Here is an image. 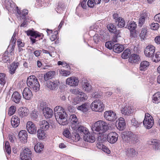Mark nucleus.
Instances as JSON below:
<instances>
[{"label": "nucleus", "instance_id": "obj_18", "mask_svg": "<svg viewBox=\"0 0 160 160\" xmlns=\"http://www.w3.org/2000/svg\"><path fill=\"white\" fill-rule=\"evenodd\" d=\"M26 32L28 36H30L35 38H39V39L40 38L42 39L43 36L42 33H40L37 31L29 30L27 31Z\"/></svg>", "mask_w": 160, "mask_h": 160}, {"label": "nucleus", "instance_id": "obj_4", "mask_svg": "<svg viewBox=\"0 0 160 160\" xmlns=\"http://www.w3.org/2000/svg\"><path fill=\"white\" fill-rule=\"evenodd\" d=\"M90 107L93 111L102 112L104 109L105 105L99 100H95L91 103Z\"/></svg>", "mask_w": 160, "mask_h": 160}, {"label": "nucleus", "instance_id": "obj_12", "mask_svg": "<svg viewBox=\"0 0 160 160\" xmlns=\"http://www.w3.org/2000/svg\"><path fill=\"white\" fill-rule=\"evenodd\" d=\"M26 128L30 134H33L36 133L37 128L32 122L28 121L27 123Z\"/></svg>", "mask_w": 160, "mask_h": 160}, {"label": "nucleus", "instance_id": "obj_38", "mask_svg": "<svg viewBox=\"0 0 160 160\" xmlns=\"http://www.w3.org/2000/svg\"><path fill=\"white\" fill-rule=\"evenodd\" d=\"M152 100L155 103L158 104L160 102V92H157L153 95Z\"/></svg>", "mask_w": 160, "mask_h": 160}, {"label": "nucleus", "instance_id": "obj_41", "mask_svg": "<svg viewBox=\"0 0 160 160\" xmlns=\"http://www.w3.org/2000/svg\"><path fill=\"white\" fill-rule=\"evenodd\" d=\"M44 148V145L42 143L38 142L34 146V148L35 151L36 152H40L42 151Z\"/></svg>", "mask_w": 160, "mask_h": 160}, {"label": "nucleus", "instance_id": "obj_43", "mask_svg": "<svg viewBox=\"0 0 160 160\" xmlns=\"http://www.w3.org/2000/svg\"><path fill=\"white\" fill-rule=\"evenodd\" d=\"M131 50L129 49H125L122 54V58L126 59L128 58L131 54Z\"/></svg>", "mask_w": 160, "mask_h": 160}, {"label": "nucleus", "instance_id": "obj_19", "mask_svg": "<svg viewBox=\"0 0 160 160\" xmlns=\"http://www.w3.org/2000/svg\"><path fill=\"white\" fill-rule=\"evenodd\" d=\"M140 58L139 55L137 54H132L129 57L128 61L132 64H137L138 63Z\"/></svg>", "mask_w": 160, "mask_h": 160}, {"label": "nucleus", "instance_id": "obj_23", "mask_svg": "<svg viewBox=\"0 0 160 160\" xmlns=\"http://www.w3.org/2000/svg\"><path fill=\"white\" fill-rule=\"evenodd\" d=\"M22 98L21 95L18 92H14L12 95L11 99L13 101L16 103H19Z\"/></svg>", "mask_w": 160, "mask_h": 160}, {"label": "nucleus", "instance_id": "obj_3", "mask_svg": "<svg viewBox=\"0 0 160 160\" xmlns=\"http://www.w3.org/2000/svg\"><path fill=\"white\" fill-rule=\"evenodd\" d=\"M92 130L93 132H99L102 131L105 132L108 129L107 123L102 120H99L95 122L92 126Z\"/></svg>", "mask_w": 160, "mask_h": 160}, {"label": "nucleus", "instance_id": "obj_37", "mask_svg": "<svg viewBox=\"0 0 160 160\" xmlns=\"http://www.w3.org/2000/svg\"><path fill=\"white\" fill-rule=\"evenodd\" d=\"M19 63L18 62H13L12 63L9 68V72L10 74H13L15 73V72L18 67Z\"/></svg>", "mask_w": 160, "mask_h": 160}, {"label": "nucleus", "instance_id": "obj_20", "mask_svg": "<svg viewBox=\"0 0 160 160\" xmlns=\"http://www.w3.org/2000/svg\"><path fill=\"white\" fill-rule=\"evenodd\" d=\"M126 123L124 119L122 117H120L118 119L116 123V127L117 128L120 130H122L125 128Z\"/></svg>", "mask_w": 160, "mask_h": 160}, {"label": "nucleus", "instance_id": "obj_32", "mask_svg": "<svg viewBox=\"0 0 160 160\" xmlns=\"http://www.w3.org/2000/svg\"><path fill=\"white\" fill-rule=\"evenodd\" d=\"M138 152L133 148H128L126 151V154L128 157L133 158L134 157Z\"/></svg>", "mask_w": 160, "mask_h": 160}, {"label": "nucleus", "instance_id": "obj_30", "mask_svg": "<svg viewBox=\"0 0 160 160\" xmlns=\"http://www.w3.org/2000/svg\"><path fill=\"white\" fill-rule=\"evenodd\" d=\"M150 65L149 62L146 61H143L141 62L139 69L140 71H145L147 69Z\"/></svg>", "mask_w": 160, "mask_h": 160}, {"label": "nucleus", "instance_id": "obj_14", "mask_svg": "<svg viewBox=\"0 0 160 160\" xmlns=\"http://www.w3.org/2000/svg\"><path fill=\"white\" fill-rule=\"evenodd\" d=\"M87 98V96L82 92H81L77 97L73 99V101L75 104H78L80 102L85 101Z\"/></svg>", "mask_w": 160, "mask_h": 160}, {"label": "nucleus", "instance_id": "obj_13", "mask_svg": "<svg viewBox=\"0 0 160 160\" xmlns=\"http://www.w3.org/2000/svg\"><path fill=\"white\" fill-rule=\"evenodd\" d=\"M118 135L115 132H111L107 135L108 141L111 143H114L118 140Z\"/></svg>", "mask_w": 160, "mask_h": 160}, {"label": "nucleus", "instance_id": "obj_39", "mask_svg": "<svg viewBox=\"0 0 160 160\" xmlns=\"http://www.w3.org/2000/svg\"><path fill=\"white\" fill-rule=\"evenodd\" d=\"M107 28L109 31L115 34L118 33L116 26L112 23H109L107 25Z\"/></svg>", "mask_w": 160, "mask_h": 160}, {"label": "nucleus", "instance_id": "obj_5", "mask_svg": "<svg viewBox=\"0 0 160 160\" xmlns=\"http://www.w3.org/2000/svg\"><path fill=\"white\" fill-rule=\"evenodd\" d=\"M143 122L144 126L146 128L150 129L154 124V120L151 115L149 113H146L145 114Z\"/></svg>", "mask_w": 160, "mask_h": 160}, {"label": "nucleus", "instance_id": "obj_17", "mask_svg": "<svg viewBox=\"0 0 160 160\" xmlns=\"http://www.w3.org/2000/svg\"><path fill=\"white\" fill-rule=\"evenodd\" d=\"M23 97L25 99L29 100L32 97V93L29 88H25L23 90L22 92Z\"/></svg>", "mask_w": 160, "mask_h": 160}, {"label": "nucleus", "instance_id": "obj_64", "mask_svg": "<svg viewBox=\"0 0 160 160\" xmlns=\"http://www.w3.org/2000/svg\"><path fill=\"white\" fill-rule=\"evenodd\" d=\"M38 113L35 110H33L32 111L31 116L33 119H36L38 116Z\"/></svg>", "mask_w": 160, "mask_h": 160}, {"label": "nucleus", "instance_id": "obj_62", "mask_svg": "<svg viewBox=\"0 0 160 160\" xmlns=\"http://www.w3.org/2000/svg\"><path fill=\"white\" fill-rule=\"evenodd\" d=\"M58 33L57 31H54L50 37V39L52 41H55L57 38Z\"/></svg>", "mask_w": 160, "mask_h": 160}, {"label": "nucleus", "instance_id": "obj_22", "mask_svg": "<svg viewBox=\"0 0 160 160\" xmlns=\"http://www.w3.org/2000/svg\"><path fill=\"white\" fill-rule=\"evenodd\" d=\"M18 137L21 142L24 143L27 142L28 135L26 131L22 130L20 131L18 133Z\"/></svg>", "mask_w": 160, "mask_h": 160}, {"label": "nucleus", "instance_id": "obj_26", "mask_svg": "<svg viewBox=\"0 0 160 160\" xmlns=\"http://www.w3.org/2000/svg\"><path fill=\"white\" fill-rule=\"evenodd\" d=\"M124 48V47L123 45L118 43H117L114 44L113 48V50L115 52L119 53L122 52Z\"/></svg>", "mask_w": 160, "mask_h": 160}, {"label": "nucleus", "instance_id": "obj_29", "mask_svg": "<svg viewBox=\"0 0 160 160\" xmlns=\"http://www.w3.org/2000/svg\"><path fill=\"white\" fill-rule=\"evenodd\" d=\"M6 8L9 12H13L15 10L16 7L15 5L9 1H8L5 3Z\"/></svg>", "mask_w": 160, "mask_h": 160}, {"label": "nucleus", "instance_id": "obj_15", "mask_svg": "<svg viewBox=\"0 0 160 160\" xmlns=\"http://www.w3.org/2000/svg\"><path fill=\"white\" fill-rule=\"evenodd\" d=\"M133 132L131 131H126L122 132L121 136L123 140L126 142H130Z\"/></svg>", "mask_w": 160, "mask_h": 160}, {"label": "nucleus", "instance_id": "obj_8", "mask_svg": "<svg viewBox=\"0 0 160 160\" xmlns=\"http://www.w3.org/2000/svg\"><path fill=\"white\" fill-rule=\"evenodd\" d=\"M104 117L106 120L113 122L117 118L116 113L112 110L106 111L104 113Z\"/></svg>", "mask_w": 160, "mask_h": 160}, {"label": "nucleus", "instance_id": "obj_58", "mask_svg": "<svg viewBox=\"0 0 160 160\" xmlns=\"http://www.w3.org/2000/svg\"><path fill=\"white\" fill-rule=\"evenodd\" d=\"M114 45L113 42L111 41L107 42L105 43L106 47L110 49L113 48Z\"/></svg>", "mask_w": 160, "mask_h": 160}, {"label": "nucleus", "instance_id": "obj_59", "mask_svg": "<svg viewBox=\"0 0 160 160\" xmlns=\"http://www.w3.org/2000/svg\"><path fill=\"white\" fill-rule=\"evenodd\" d=\"M63 135L66 138H71V135L70 132L68 129H66L64 130L63 132Z\"/></svg>", "mask_w": 160, "mask_h": 160}, {"label": "nucleus", "instance_id": "obj_16", "mask_svg": "<svg viewBox=\"0 0 160 160\" xmlns=\"http://www.w3.org/2000/svg\"><path fill=\"white\" fill-rule=\"evenodd\" d=\"M134 108L131 106L126 105L121 110L122 113L124 115H129L134 112Z\"/></svg>", "mask_w": 160, "mask_h": 160}, {"label": "nucleus", "instance_id": "obj_55", "mask_svg": "<svg viewBox=\"0 0 160 160\" xmlns=\"http://www.w3.org/2000/svg\"><path fill=\"white\" fill-rule=\"evenodd\" d=\"M153 61L156 62L160 61V52H156L155 55V57L152 58Z\"/></svg>", "mask_w": 160, "mask_h": 160}, {"label": "nucleus", "instance_id": "obj_40", "mask_svg": "<svg viewBox=\"0 0 160 160\" xmlns=\"http://www.w3.org/2000/svg\"><path fill=\"white\" fill-rule=\"evenodd\" d=\"M149 144L153 145L155 146V150H158L160 149V140L157 139H153L150 142Z\"/></svg>", "mask_w": 160, "mask_h": 160}, {"label": "nucleus", "instance_id": "obj_36", "mask_svg": "<svg viewBox=\"0 0 160 160\" xmlns=\"http://www.w3.org/2000/svg\"><path fill=\"white\" fill-rule=\"evenodd\" d=\"M55 74L56 72L54 71L48 72L44 75V79L45 81H47L52 78Z\"/></svg>", "mask_w": 160, "mask_h": 160}, {"label": "nucleus", "instance_id": "obj_52", "mask_svg": "<svg viewBox=\"0 0 160 160\" xmlns=\"http://www.w3.org/2000/svg\"><path fill=\"white\" fill-rule=\"evenodd\" d=\"M137 24L136 22L133 21H131L128 26V28L130 30L133 29H135L137 27Z\"/></svg>", "mask_w": 160, "mask_h": 160}, {"label": "nucleus", "instance_id": "obj_33", "mask_svg": "<svg viewBox=\"0 0 160 160\" xmlns=\"http://www.w3.org/2000/svg\"><path fill=\"white\" fill-rule=\"evenodd\" d=\"M39 124L42 130L46 131L49 128V124L48 122L45 120H42L40 122Z\"/></svg>", "mask_w": 160, "mask_h": 160}, {"label": "nucleus", "instance_id": "obj_28", "mask_svg": "<svg viewBox=\"0 0 160 160\" xmlns=\"http://www.w3.org/2000/svg\"><path fill=\"white\" fill-rule=\"evenodd\" d=\"M43 112L44 116L47 118L52 117L53 115L52 110L49 108H46Z\"/></svg>", "mask_w": 160, "mask_h": 160}, {"label": "nucleus", "instance_id": "obj_54", "mask_svg": "<svg viewBox=\"0 0 160 160\" xmlns=\"http://www.w3.org/2000/svg\"><path fill=\"white\" fill-rule=\"evenodd\" d=\"M19 12L18 11H17L18 13L21 15L20 16L22 19H25L26 18V15L28 13V11L27 10L24 9L23 10L22 12H21L20 11Z\"/></svg>", "mask_w": 160, "mask_h": 160}, {"label": "nucleus", "instance_id": "obj_10", "mask_svg": "<svg viewBox=\"0 0 160 160\" xmlns=\"http://www.w3.org/2000/svg\"><path fill=\"white\" fill-rule=\"evenodd\" d=\"M66 83L71 86H77L78 84L79 80L78 78L72 76L67 79Z\"/></svg>", "mask_w": 160, "mask_h": 160}, {"label": "nucleus", "instance_id": "obj_47", "mask_svg": "<svg viewBox=\"0 0 160 160\" xmlns=\"http://www.w3.org/2000/svg\"><path fill=\"white\" fill-rule=\"evenodd\" d=\"M139 141V137L138 135L135 134L133 132L131 138L130 139V142H131L133 143H135L138 142Z\"/></svg>", "mask_w": 160, "mask_h": 160}, {"label": "nucleus", "instance_id": "obj_31", "mask_svg": "<svg viewBox=\"0 0 160 160\" xmlns=\"http://www.w3.org/2000/svg\"><path fill=\"white\" fill-rule=\"evenodd\" d=\"M147 13L145 12L142 13L141 17L138 19V26L139 27H141L144 24L145 19L147 18Z\"/></svg>", "mask_w": 160, "mask_h": 160}, {"label": "nucleus", "instance_id": "obj_53", "mask_svg": "<svg viewBox=\"0 0 160 160\" xmlns=\"http://www.w3.org/2000/svg\"><path fill=\"white\" fill-rule=\"evenodd\" d=\"M6 75L5 74L0 73V83L1 84L3 85L6 83Z\"/></svg>", "mask_w": 160, "mask_h": 160}, {"label": "nucleus", "instance_id": "obj_63", "mask_svg": "<svg viewBox=\"0 0 160 160\" xmlns=\"http://www.w3.org/2000/svg\"><path fill=\"white\" fill-rule=\"evenodd\" d=\"M112 17L113 19H114L116 23H117V21L119 20V18H121L122 17H120L118 14L117 13H114Z\"/></svg>", "mask_w": 160, "mask_h": 160}, {"label": "nucleus", "instance_id": "obj_9", "mask_svg": "<svg viewBox=\"0 0 160 160\" xmlns=\"http://www.w3.org/2000/svg\"><path fill=\"white\" fill-rule=\"evenodd\" d=\"M59 81L57 80H49L46 83L47 87L51 90H55L58 87Z\"/></svg>", "mask_w": 160, "mask_h": 160}, {"label": "nucleus", "instance_id": "obj_50", "mask_svg": "<svg viewBox=\"0 0 160 160\" xmlns=\"http://www.w3.org/2000/svg\"><path fill=\"white\" fill-rule=\"evenodd\" d=\"M60 72L61 74L65 77L68 76L71 74L70 70L68 69H61Z\"/></svg>", "mask_w": 160, "mask_h": 160}, {"label": "nucleus", "instance_id": "obj_56", "mask_svg": "<svg viewBox=\"0 0 160 160\" xmlns=\"http://www.w3.org/2000/svg\"><path fill=\"white\" fill-rule=\"evenodd\" d=\"M130 37L131 38H136L138 35V31L136 29L130 30Z\"/></svg>", "mask_w": 160, "mask_h": 160}, {"label": "nucleus", "instance_id": "obj_42", "mask_svg": "<svg viewBox=\"0 0 160 160\" xmlns=\"http://www.w3.org/2000/svg\"><path fill=\"white\" fill-rule=\"evenodd\" d=\"M78 131L82 134H84L83 137L87 135L88 134H90L88 129L83 126H80L78 128Z\"/></svg>", "mask_w": 160, "mask_h": 160}, {"label": "nucleus", "instance_id": "obj_45", "mask_svg": "<svg viewBox=\"0 0 160 160\" xmlns=\"http://www.w3.org/2000/svg\"><path fill=\"white\" fill-rule=\"evenodd\" d=\"M147 28L146 27H143L142 29L141 33L140 34V37L141 39L144 40L146 38V33L147 31Z\"/></svg>", "mask_w": 160, "mask_h": 160}, {"label": "nucleus", "instance_id": "obj_1", "mask_svg": "<svg viewBox=\"0 0 160 160\" xmlns=\"http://www.w3.org/2000/svg\"><path fill=\"white\" fill-rule=\"evenodd\" d=\"M54 112L56 119L60 124L64 125L67 124V115L64 109L57 106L54 108Z\"/></svg>", "mask_w": 160, "mask_h": 160}, {"label": "nucleus", "instance_id": "obj_7", "mask_svg": "<svg viewBox=\"0 0 160 160\" xmlns=\"http://www.w3.org/2000/svg\"><path fill=\"white\" fill-rule=\"evenodd\" d=\"M155 47L152 45H149L145 48L144 53L145 56L148 58H154L155 51Z\"/></svg>", "mask_w": 160, "mask_h": 160}, {"label": "nucleus", "instance_id": "obj_48", "mask_svg": "<svg viewBox=\"0 0 160 160\" xmlns=\"http://www.w3.org/2000/svg\"><path fill=\"white\" fill-rule=\"evenodd\" d=\"M5 151L9 155L11 153V149L9 143L8 141H6L4 145Z\"/></svg>", "mask_w": 160, "mask_h": 160}, {"label": "nucleus", "instance_id": "obj_6", "mask_svg": "<svg viewBox=\"0 0 160 160\" xmlns=\"http://www.w3.org/2000/svg\"><path fill=\"white\" fill-rule=\"evenodd\" d=\"M32 153L30 149L28 148H25L20 154V158L21 160H32Z\"/></svg>", "mask_w": 160, "mask_h": 160}, {"label": "nucleus", "instance_id": "obj_2", "mask_svg": "<svg viewBox=\"0 0 160 160\" xmlns=\"http://www.w3.org/2000/svg\"><path fill=\"white\" fill-rule=\"evenodd\" d=\"M27 84L30 88L35 92H37L39 90L40 84L35 76L31 75L28 78Z\"/></svg>", "mask_w": 160, "mask_h": 160}, {"label": "nucleus", "instance_id": "obj_35", "mask_svg": "<svg viewBox=\"0 0 160 160\" xmlns=\"http://www.w3.org/2000/svg\"><path fill=\"white\" fill-rule=\"evenodd\" d=\"M45 131L41 129H38V137L40 140H43L47 138V134L45 132Z\"/></svg>", "mask_w": 160, "mask_h": 160}, {"label": "nucleus", "instance_id": "obj_27", "mask_svg": "<svg viewBox=\"0 0 160 160\" xmlns=\"http://www.w3.org/2000/svg\"><path fill=\"white\" fill-rule=\"evenodd\" d=\"M65 7V5L62 1H59L58 3V5L56 8L57 12L59 13H62Z\"/></svg>", "mask_w": 160, "mask_h": 160}, {"label": "nucleus", "instance_id": "obj_51", "mask_svg": "<svg viewBox=\"0 0 160 160\" xmlns=\"http://www.w3.org/2000/svg\"><path fill=\"white\" fill-rule=\"evenodd\" d=\"M118 26L119 28H122L124 27L125 25V21L124 20L123 18H119V20H118L117 21Z\"/></svg>", "mask_w": 160, "mask_h": 160}, {"label": "nucleus", "instance_id": "obj_57", "mask_svg": "<svg viewBox=\"0 0 160 160\" xmlns=\"http://www.w3.org/2000/svg\"><path fill=\"white\" fill-rule=\"evenodd\" d=\"M71 138L73 142H76L79 141L80 137L79 134L75 133L71 137Z\"/></svg>", "mask_w": 160, "mask_h": 160}, {"label": "nucleus", "instance_id": "obj_21", "mask_svg": "<svg viewBox=\"0 0 160 160\" xmlns=\"http://www.w3.org/2000/svg\"><path fill=\"white\" fill-rule=\"evenodd\" d=\"M18 114L21 118L27 116L29 113V109L26 108H20L18 109Z\"/></svg>", "mask_w": 160, "mask_h": 160}, {"label": "nucleus", "instance_id": "obj_60", "mask_svg": "<svg viewBox=\"0 0 160 160\" xmlns=\"http://www.w3.org/2000/svg\"><path fill=\"white\" fill-rule=\"evenodd\" d=\"M150 28L153 30H157L159 27V25L158 23H152L151 24Z\"/></svg>", "mask_w": 160, "mask_h": 160}, {"label": "nucleus", "instance_id": "obj_25", "mask_svg": "<svg viewBox=\"0 0 160 160\" xmlns=\"http://www.w3.org/2000/svg\"><path fill=\"white\" fill-rule=\"evenodd\" d=\"M70 119L72 124V127L74 128H77L76 126L78 124V122L76 115L74 114L71 115L70 117Z\"/></svg>", "mask_w": 160, "mask_h": 160}, {"label": "nucleus", "instance_id": "obj_44", "mask_svg": "<svg viewBox=\"0 0 160 160\" xmlns=\"http://www.w3.org/2000/svg\"><path fill=\"white\" fill-rule=\"evenodd\" d=\"M84 138H85V141L90 142L93 143L95 140V137L90 135V133L88 134L87 135L85 136Z\"/></svg>", "mask_w": 160, "mask_h": 160}, {"label": "nucleus", "instance_id": "obj_11", "mask_svg": "<svg viewBox=\"0 0 160 160\" xmlns=\"http://www.w3.org/2000/svg\"><path fill=\"white\" fill-rule=\"evenodd\" d=\"M82 85L83 91L87 92H89L92 89V87L88 81L84 79L82 81Z\"/></svg>", "mask_w": 160, "mask_h": 160}, {"label": "nucleus", "instance_id": "obj_34", "mask_svg": "<svg viewBox=\"0 0 160 160\" xmlns=\"http://www.w3.org/2000/svg\"><path fill=\"white\" fill-rule=\"evenodd\" d=\"M89 106L88 103H86L82 104V105L77 107L78 110L81 111L83 112H87L89 110Z\"/></svg>", "mask_w": 160, "mask_h": 160}, {"label": "nucleus", "instance_id": "obj_46", "mask_svg": "<svg viewBox=\"0 0 160 160\" xmlns=\"http://www.w3.org/2000/svg\"><path fill=\"white\" fill-rule=\"evenodd\" d=\"M11 54L9 52H5L2 58V60L4 62H9L10 61V55Z\"/></svg>", "mask_w": 160, "mask_h": 160}, {"label": "nucleus", "instance_id": "obj_61", "mask_svg": "<svg viewBox=\"0 0 160 160\" xmlns=\"http://www.w3.org/2000/svg\"><path fill=\"white\" fill-rule=\"evenodd\" d=\"M131 123L132 125L136 128L139 127L140 125V123L138 122L135 118H132L131 120Z\"/></svg>", "mask_w": 160, "mask_h": 160}, {"label": "nucleus", "instance_id": "obj_24", "mask_svg": "<svg viewBox=\"0 0 160 160\" xmlns=\"http://www.w3.org/2000/svg\"><path fill=\"white\" fill-rule=\"evenodd\" d=\"M11 122L13 127H17L19 124L20 119L17 116L14 115L11 118Z\"/></svg>", "mask_w": 160, "mask_h": 160}, {"label": "nucleus", "instance_id": "obj_49", "mask_svg": "<svg viewBox=\"0 0 160 160\" xmlns=\"http://www.w3.org/2000/svg\"><path fill=\"white\" fill-rule=\"evenodd\" d=\"M16 107L15 106H11L8 109V114L11 116L14 114L16 111Z\"/></svg>", "mask_w": 160, "mask_h": 160}]
</instances>
